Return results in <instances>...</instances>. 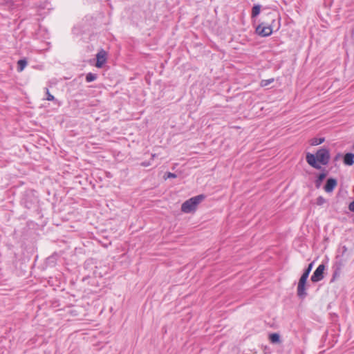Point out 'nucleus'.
<instances>
[{
    "label": "nucleus",
    "mask_w": 354,
    "mask_h": 354,
    "mask_svg": "<svg viewBox=\"0 0 354 354\" xmlns=\"http://www.w3.org/2000/svg\"><path fill=\"white\" fill-rule=\"evenodd\" d=\"M306 162L315 169H320L321 165H326L330 160L329 151L326 148H321L314 155L307 153L306 156Z\"/></svg>",
    "instance_id": "nucleus-1"
},
{
    "label": "nucleus",
    "mask_w": 354,
    "mask_h": 354,
    "mask_svg": "<svg viewBox=\"0 0 354 354\" xmlns=\"http://www.w3.org/2000/svg\"><path fill=\"white\" fill-rule=\"evenodd\" d=\"M324 142V138H314L311 140L310 145L313 146H316V145H321Z\"/></svg>",
    "instance_id": "nucleus-14"
},
{
    "label": "nucleus",
    "mask_w": 354,
    "mask_h": 354,
    "mask_svg": "<svg viewBox=\"0 0 354 354\" xmlns=\"http://www.w3.org/2000/svg\"><path fill=\"white\" fill-rule=\"evenodd\" d=\"M269 16L270 17L271 19V24L270 25H277V21H279V23L280 24V18L279 17H274V15L272 13L269 14Z\"/></svg>",
    "instance_id": "nucleus-18"
},
{
    "label": "nucleus",
    "mask_w": 354,
    "mask_h": 354,
    "mask_svg": "<svg viewBox=\"0 0 354 354\" xmlns=\"http://www.w3.org/2000/svg\"><path fill=\"white\" fill-rule=\"evenodd\" d=\"M96 64L97 68H101L105 64L106 60V53L104 50H101L96 55Z\"/></svg>",
    "instance_id": "nucleus-6"
},
{
    "label": "nucleus",
    "mask_w": 354,
    "mask_h": 354,
    "mask_svg": "<svg viewBox=\"0 0 354 354\" xmlns=\"http://www.w3.org/2000/svg\"><path fill=\"white\" fill-rule=\"evenodd\" d=\"M167 177L169 178H174L176 177V175L174 173L168 172L167 174Z\"/></svg>",
    "instance_id": "nucleus-21"
},
{
    "label": "nucleus",
    "mask_w": 354,
    "mask_h": 354,
    "mask_svg": "<svg viewBox=\"0 0 354 354\" xmlns=\"http://www.w3.org/2000/svg\"><path fill=\"white\" fill-rule=\"evenodd\" d=\"M97 74L92 73H88L86 75V81L87 82H93V81H95L97 79Z\"/></svg>",
    "instance_id": "nucleus-15"
},
{
    "label": "nucleus",
    "mask_w": 354,
    "mask_h": 354,
    "mask_svg": "<svg viewBox=\"0 0 354 354\" xmlns=\"http://www.w3.org/2000/svg\"><path fill=\"white\" fill-rule=\"evenodd\" d=\"M53 258V257L48 258V261H50Z\"/></svg>",
    "instance_id": "nucleus-28"
},
{
    "label": "nucleus",
    "mask_w": 354,
    "mask_h": 354,
    "mask_svg": "<svg viewBox=\"0 0 354 354\" xmlns=\"http://www.w3.org/2000/svg\"><path fill=\"white\" fill-rule=\"evenodd\" d=\"M205 198L203 194L192 197L185 201L181 205V211L185 213H190L194 211L197 205Z\"/></svg>",
    "instance_id": "nucleus-2"
},
{
    "label": "nucleus",
    "mask_w": 354,
    "mask_h": 354,
    "mask_svg": "<svg viewBox=\"0 0 354 354\" xmlns=\"http://www.w3.org/2000/svg\"><path fill=\"white\" fill-rule=\"evenodd\" d=\"M337 275V271H335L333 274V279Z\"/></svg>",
    "instance_id": "nucleus-26"
},
{
    "label": "nucleus",
    "mask_w": 354,
    "mask_h": 354,
    "mask_svg": "<svg viewBox=\"0 0 354 354\" xmlns=\"http://www.w3.org/2000/svg\"><path fill=\"white\" fill-rule=\"evenodd\" d=\"M307 279L301 275L297 288H305Z\"/></svg>",
    "instance_id": "nucleus-19"
},
{
    "label": "nucleus",
    "mask_w": 354,
    "mask_h": 354,
    "mask_svg": "<svg viewBox=\"0 0 354 354\" xmlns=\"http://www.w3.org/2000/svg\"><path fill=\"white\" fill-rule=\"evenodd\" d=\"M344 163L346 165H352L354 163V153H346L344 156Z\"/></svg>",
    "instance_id": "nucleus-8"
},
{
    "label": "nucleus",
    "mask_w": 354,
    "mask_h": 354,
    "mask_svg": "<svg viewBox=\"0 0 354 354\" xmlns=\"http://www.w3.org/2000/svg\"><path fill=\"white\" fill-rule=\"evenodd\" d=\"M309 274H310V272L304 270V273L302 274V276L306 277V279H308Z\"/></svg>",
    "instance_id": "nucleus-25"
},
{
    "label": "nucleus",
    "mask_w": 354,
    "mask_h": 354,
    "mask_svg": "<svg viewBox=\"0 0 354 354\" xmlns=\"http://www.w3.org/2000/svg\"><path fill=\"white\" fill-rule=\"evenodd\" d=\"M48 3L46 1H44L42 4H39V5H38V6L40 8H45L48 6Z\"/></svg>",
    "instance_id": "nucleus-23"
},
{
    "label": "nucleus",
    "mask_w": 354,
    "mask_h": 354,
    "mask_svg": "<svg viewBox=\"0 0 354 354\" xmlns=\"http://www.w3.org/2000/svg\"><path fill=\"white\" fill-rule=\"evenodd\" d=\"M324 269V265L320 264L311 276V281L313 282H317L322 279Z\"/></svg>",
    "instance_id": "nucleus-5"
},
{
    "label": "nucleus",
    "mask_w": 354,
    "mask_h": 354,
    "mask_svg": "<svg viewBox=\"0 0 354 354\" xmlns=\"http://www.w3.org/2000/svg\"><path fill=\"white\" fill-rule=\"evenodd\" d=\"M306 290L307 289H297V295L300 299H304L306 297Z\"/></svg>",
    "instance_id": "nucleus-16"
},
{
    "label": "nucleus",
    "mask_w": 354,
    "mask_h": 354,
    "mask_svg": "<svg viewBox=\"0 0 354 354\" xmlns=\"http://www.w3.org/2000/svg\"><path fill=\"white\" fill-rule=\"evenodd\" d=\"M280 28V24L279 21H277V25H266L264 23L260 24L256 28V32L261 37H268L271 35L274 29L275 30H278Z\"/></svg>",
    "instance_id": "nucleus-3"
},
{
    "label": "nucleus",
    "mask_w": 354,
    "mask_h": 354,
    "mask_svg": "<svg viewBox=\"0 0 354 354\" xmlns=\"http://www.w3.org/2000/svg\"><path fill=\"white\" fill-rule=\"evenodd\" d=\"M274 82L273 78L268 79V80H262L260 82V86L262 87H265L270 84Z\"/></svg>",
    "instance_id": "nucleus-17"
},
{
    "label": "nucleus",
    "mask_w": 354,
    "mask_h": 354,
    "mask_svg": "<svg viewBox=\"0 0 354 354\" xmlns=\"http://www.w3.org/2000/svg\"><path fill=\"white\" fill-rule=\"evenodd\" d=\"M269 339L272 344H279L281 342L280 335L277 333L270 334Z\"/></svg>",
    "instance_id": "nucleus-9"
},
{
    "label": "nucleus",
    "mask_w": 354,
    "mask_h": 354,
    "mask_svg": "<svg viewBox=\"0 0 354 354\" xmlns=\"http://www.w3.org/2000/svg\"><path fill=\"white\" fill-rule=\"evenodd\" d=\"M326 202V199L322 197V196H319L317 198V201H316V204L317 205H324L325 203Z\"/></svg>",
    "instance_id": "nucleus-20"
},
{
    "label": "nucleus",
    "mask_w": 354,
    "mask_h": 354,
    "mask_svg": "<svg viewBox=\"0 0 354 354\" xmlns=\"http://www.w3.org/2000/svg\"><path fill=\"white\" fill-rule=\"evenodd\" d=\"M27 66V61L26 59H19L17 62V71L21 72Z\"/></svg>",
    "instance_id": "nucleus-11"
},
{
    "label": "nucleus",
    "mask_w": 354,
    "mask_h": 354,
    "mask_svg": "<svg viewBox=\"0 0 354 354\" xmlns=\"http://www.w3.org/2000/svg\"><path fill=\"white\" fill-rule=\"evenodd\" d=\"M142 165H144V166H148L149 165H148V164H147V163H145V162H143V163H142Z\"/></svg>",
    "instance_id": "nucleus-27"
},
{
    "label": "nucleus",
    "mask_w": 354,
    "mask_h": 354,
    "mask_svg": "<svg viewBox=\"0 0 354 354\" xmlns=\"http://www.w3.org/2000/svg\"><path fill=\"white\" fill-rule=\"evenodd\" d=\"M45 89H46V100L48 101H53L55 104H57L59 105L58 100L57 99H55V97L50 93L48 88H46Z\"/></svg>",
    "instance_id": "nucleus-13"
},
{
    "label": "nucleus",
    "mask_w": 354,
    "mask_h": 354,
    "mask_svg": "<svg viewBox=\"0 0 354 354\" xmlns=\"http://www.w3.org/2000/svg\"><path fill=\"white\" fill-rule=\"evenodd\" d=\"M326 174L325 173L319 174L317 178L315 180V185L317 188H319L324 180V179L326 178Z\"/></svg>",
    "instance_id": "nucleus-12"
},
{
    "label": "nucleus",
    "mask_w": 354,
    "mask_h": 354,
    "mask_svg": "<svg viewBox=\"0 0 354 354\" xmlns=\"http://www.w3.org/2000/svg\"><path fill=\"white\" fill-rule=\"evenodd\" d=\"M348 209L350 211L354 212V201L349 204Z\"/></svg>",
    "instance_id": "nucleus-22"
},
{
    "label": "nucleus",
    "mask_w": 354,
    "mask_h": 354,
    "mask_svg": "<svg viewBox=\"0 0 354 354\" xmlns=\"http://www.w3.org/2000/svg\"><path fill=\"white\" fill-rule=\"evenodd\" d=\"M313 263H310L308 266L306 268V271H308V272H310L312 268H313Z\"/></svg>",
    "instance_id": "nucleus-24"
},
{
    "label": "nucleus",
    "mask_w": 354,
    "mask_h": 354,
    "mask_svg": "<svg viewBox=\"0 0 354 354\" xmlns=\"http://www.w3.org/2000/svg\"><path fill=\"white\" fill-rule=\"evenodd\" d=\"M337 185V180L334 178H330L326 180L324 186V190L327 193L332 192Z\"/></svg>",
    "instance_id": "nucleus-7"
},
{
    "label": "nucleus",
    "mask_w": 354,
    "mask_h": 354,
    "mask_svg": "<svg viewBox=\"0 0 354 354\" xmlns=\"http://www.w3.org/2000/svg\"><path fill=\"white\" fill-rule=\"evenodd\" d=\"M261 6L259 4L254 5L252 7V15H251L252 18H255L259 15V13L261 12Z\"/></svg>",
    "instance_id": "nucleus-10"
},
{
    "label": "nucleus",
    "mask_w": 354,
    "mask_h": 354,
    "mask_svg": "<svg viewBox=\"0 0 354 354\" xmlns=\"http://www.w3.org/2000/svg\"><path fill=\"white\" fill-rule=\"evenodd\" d=\"M23 4L24 1L21 2V0H8L5 4V8L14 12Z\"/></svg>",
    "instance_id": "nucleus-4"
}]
</instances>
